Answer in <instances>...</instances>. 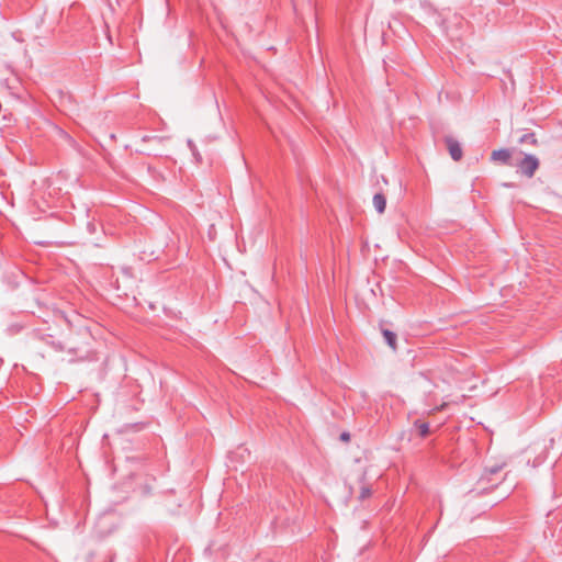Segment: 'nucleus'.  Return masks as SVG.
<instances>
[{"label":"nucleus","instance_id":"nucleus-2","mask_svg":"<svg viewBox=\"0 0 562 562\" xmlns=\"http://www.w3.org/2000/svg\"><path fill=\"white\" fill-rule=\"evenodd\" d=\"M445 142H446V145H447V148L449 150L451 158L454 161H459L463 155L460 143L452 137H446Z\"/></svg>","mask_w":562,"mask_h":562},{"label":"nucleus","instance_id":"nucleus-5","mask_svg":"<svg viewBox=\"0 0 562 562\" xmlns=\"http://www.w3.org/2000/svg\"><path fill=\"white\" fill-rule=\"evenodd\" d=\"M382 335L386 341V344L392 348V350H396L397 348V336L395 333L389 329H382Z\"/></svg>","mask_w":562,"mask_h":562},{"label":"nucleus","instance_id":"nucleus-6","mask_svg":"<svg viewBox=\"0 0 562 562\" xmlns=\"http://www.w3.org/2000/svg\"><path fill=\"white\" fill-rule=\"evenodd\" d=\"M518 143L519 144H529V145H532V146H537L538 139H537L535 133H526V134H524V135H521L519 137Z\"/></svg>","mask_w":562,"mask_h":562},{"label":"nucleus","instance_id":"nucleus-1","mask_svg":"<svg viewBox=\"0 0 562 562\" xmlns=\"http://www.w3.org/2000/svg\"><path fill=\"white\" fill-rule=\"evenodd\" d=\"M517 167L524 176L531 178L539 168V159L533 155H525Z\"/></svg>","mask_w":562,"mask_h":562},{"label":"nucleus","instance_id":"nucleus-7","mask_svg":"<svg viewBox=\"0 0 562 562\" xmlns=\"http://www.w3.org/2000/svg\"><path fill=\"white\" fill-rule=\"evenodd\" d=\"M415 428L417 429L420 437H426L429 434V424L422 420H416L414 423Z\"/></svg>","mask_w":562,"mask_h":562},{"label":"nucleus","instance_id":"nucleus-3","mask_svg":"<svg viewBox=\"0 0 562 562\" xmlns=\"http://www.w3.org/2000/svg\"><path fill=\"white\" fill-rule=\"evenodd\" d=\"M491 160L509 166L512 160V151L507 148L493 150L491 154Z\"/></svg>","mask_w":562,"mask_h":562},{"label":"nucleus","instance_id":"nucleus-11","mask_svg":"<svg viewBox=\"0 0 562 562\" xmlns=\"http://www.w3.org/2000/svg\"><path fill=\"white\" fill-rule=\"evenodd\" d=\"M149 139H151V137H149V136H144V137H143V140H144V142H147V140H149Z\"/></svg>","mask_w":562,"mask_h":562},{"label":"nucleus","instance_id":"nucleus-8","mask_svg":"<svg viewBox=\"0 0 562 562\" xmlns=\"http://www.w3.org/2000/svg\"><path fill=\"white\" fill-rule=\"evenodd\" d=\"M499 470H501L499 467H494V468L486 470L485 473L482 475L480 482L483 483L484 481H491L490 476L498 473Z\"/></svg>","mask_w":562,"mask_h":562},{"label":"nucleus","instance_id":"nucleus-4","mask_svg":"<svg viewBox=\"0 0 562 562\" xmlns=\"http://www.w3.org/2000/svg\"><path fill=\"white\" fill-rule=\"evenodd\" d=\"M373 205L378 213L382 214L386 207V198L383 193H375L373 196Z\"/></svg>","mask_w":562,"mask_h":562},{"label":"nucleus","instance_id":"nucleus-9","mask_svg":"<svg viewBox=\"0 0 562 562\" xmlns=\"http://www.w3.org/2000/svg\"><path fill=\"white\" fill-rule=\"evenodd\" d=\"M371 494H372V491H371V488H370L369 486H362V487H361V491H360L359 498H360L361 501H363V499H366V498L370 497V496H371Z\"/></svg>","mask_w":562,"mask_h":562},{"label":"nucleus","instance_id":"nucleus-10","mask_svg":"<svg viewBox=\"0 0 562 562\" xmlns=\"http://www.w3.org/2000/svg\"><path fill=\"white\" fill-rule=\"evenodd\" d=\"M339 438L341 441L348 442L350 441V434L348 431H344L340 434Z\"/></svg>","mask_w":562,"mask_h":562},{"label":"nucleus","instance_id":"nucleus-12","mask_svg":"<svg viewBox=\"0 0 562 562\" xmlns=\"http://www.w3.org/2000/svg\"><path fill=\"white\" fill-rule=\"evenodd\" d=\"M86 358H87L86 356H80L79 360H85Z\"/></svg>","mask_w":562,"mask_h":562}]
</instances>
